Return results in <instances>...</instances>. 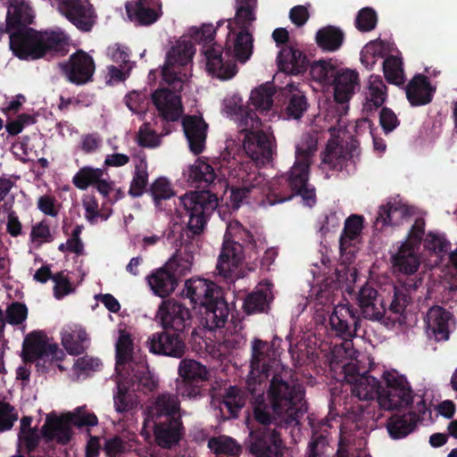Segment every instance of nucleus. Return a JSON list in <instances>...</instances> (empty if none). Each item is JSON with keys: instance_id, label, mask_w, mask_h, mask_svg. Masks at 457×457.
<instances>
[{"instance_id": "nucleus-1", "label": "nucleus", "mask_w": 457, "mask_h": 457, "mask_svg": "<svg viewBox=\"0 0 457 457\" xmlns=\"http://www.w3.org/2000/svg\"><path fill=\"white\" fill-rule=\"evenodd\" d=\"M216 178L213 167L200 159L188 167V182L192 187L202 188L200 191L186 193L180 197L181 217L187 218V229L193 236H199L204 232L218 206L217 195L206 190Z\"/></svg>"}, {"instance_id": "nucleus-2", "label": "nucleus", "mask_w": 457, "mask_h": 457, "mask_svg": "<svg viewBox=\"0 0 457 457\" xmlns=\"http://www.w3.org/2000/svg\"><path fill=\"white\" fill-rule=\"evenodd\" d=\"M304 388L291 379L287 370H275L271 374L266 391L267 401L274 414L287 423L298 422L305 412Z\"/></svg>"}, {"instance_id": "nucleus-3", "label": "nucleus", "mask_w": 457, "mask_h": 457, "mask_svg": "<svg viewBox=\"0 0 457 457\" xmlns=\"http://www.w3.org/2000/svg\"><path fill=\"white\" fill-rule=\"evenodd\" d=\"M317 145L318 141L315 136L310 133L303 135L295 147V162L290 171L281 178L287 184L290 192L275 195L276 199L272 204L290 200L295 195H300L309 206L316 203L315 189L309 187L308 180L312 158L317 151Z\"/></svg>"}, {"instance_id": "nucleus-4", "label": "nucleus", "mask_w": 457, "mask_h": 457, "mask_svg": "<svg viewBox=\"0 0 457 457\" xmlns=\"http://www.w3.org/2000/svg\"><path fill=\"white\" fill-rule=\"evenodd\" d=\"M194 237L187 229L181 232L179 239L180 248L176 254L147 277L148 284L155 295L161 298L169 296L176 289L179 278L190 270L195 250V245L191 241Z\"/></svg>"}, {"instance_id": "nucleus-5", "label": "nucleus", "mask_w": 457, "mask_h": 457, "mask_svg": "<svg viewBox=\"0 0 457 457\" xmlns=\"http://www.w3.org/2000/svg\"><path fill=\"white\" fill-rule=\"evenodd\" d=\"M257 0H236V14L233 20L228 19V33L224 51L228 57L226 61H236L245 63L253 52V37L249 29L255 21Z\"/></svg>"}, {"instance_id": "nucleus-6", "label": "nucleus", "mask_w": 457, "mask_h": 457, "mask_svg": "<svg viewBox=\"0 0 457 457\" xmlns=\"http://www.w3.org/2000/svg\"><path fill=\"white\" fill-rule=\"evenodd\" d=\"M9 45L12 54L21 60H37L47 53L64 55L68 46L62 34L37 31L30 27L12 31Z\"/></svg>"}, {"instance_id": "nucleus-7", "label": "nucleus", "mask_w": 457, "mask_h": 457, "mask_svg": "<svg viewBox=\"0 0 457 457\" xmlns=\"http://www.w3.org/2000/svg\"><path fill=\"white\" fill-rule=\"evenodd\" d=\"M237 120L240 133L244 134L243 148L246 155L257 165L271 161L274 153V137L262 130L261 119L249 106H239Z\"/></svg>"}, {"instance_id": "nucleus-8", "label": "nucleus", "mask_w": 457, "mask_h": 457, "mask_svg": "<svg viewBox=\"0 0 457 457\" xmlns=\"http://www.w3.org/2000/svg\"><path fill=\"white\" fill-rule=\"evenodd\" d=\"M216 29L212 24H203L189 29L191 39L196 44H203L202 53L205 56L206 70L209 74L221 80L233 78L237 73V66L232 61H224L220 46L210 45L214 40Z\"/></svg>"}, {"instance_id": "nucleus-9", "label": "nucleus", "mask_w": 457, "mask_h": 457, "mask_svg": "<svg viewBox=\"0 0 457 457\" xmlns=\"http://www.w3.org/2000/svg\"><path fill=\"white\" fill-rule=\"evenodd\" d=\"M98 423L94 413H88L78 408L75 412L65 417H47L41 428L40 434L46 444L56 441L59 445H67L72 437L71 425L83 428L93 427Z\"/></svg>"}, {"instance_id": "nucleus-10", "label": "nucleus", "mask_w": 457, "mask_h": 457, "mask_svg": "<svg viewBox=\"0 0 457 457\" xmlns=\"http://www.w3.org/2000/svg\"><path fill=\"white\" fill-rule=\"evenodd\" d=\"M63 351L55 343H49V338L43 331H32L28 334L22 344V361H37V370L43 372L48 370L49 365L55 361H62Z\"/></svg>"}, {"instance_id": "nucleus-11", "label": "nucleus", "mask_w": 457, "mask_h": 457, "mask_svg": "<svg viewBox=\"0 0 457 457\" xmlns=\"http://www.w3.org/2000/svg\"><path fill=\"white\" fill-rule=\"evenodd\" d=\"M385 386H381L378 405L384 410L407 408L413 401V390L405 376L396 370H386L382 375Z\"/></svg>"}, {"instance_id": "nucleus-12", "label": "nucleus", "mask_w": 457, "mask_h": 457, "mask_svg": "<svg viewBox=\"0 0 457 457\" xmlns=\"http://www.w3.org/2000/svg\"><path fill=\"white\" fill-rule=\"evenodd\" d=\"M58 68L68 82L83 86L93 81L96 64L90 54L83 50H77L67 60L59 62Z\"/></svg>"}, {"instance_id": "nucleus-13", "label": "nucleus", "mask_w": 457, "mask_h": 457, "mask_svg": "<svg viewBox=\"0 0 457 457\" xmlns=\"http://www.w3.org/2000/svg\"><path fill=\"white\" fill-rule=\"evenodd\" d=\"M180 380H177V392L182 397L200 395L201 384L208 380L209 372L206 367L192 359H183L179 365Z\"/></svg>"}, {"instance_id": "nucleus-14", "label": "nucleus", "mask_w": 457, "mask_h": 457, "mask_svg": "<svg viewBox=\"0 0 457 457\" xmlns=\"http://www.w3.org/2000/svg\"><path fill=\"white\" fill-rule=\"evenodd\" d=\"M156 317L163 331L187 336L191 327L189 309L174 300L163 301L158 308Z\"/></svg>"}, {"instance_id": "nucleus-15", "label": "nucleus", "mask_w": 457, "mask_h": 457, "mask_svg": "<svg viewBox=\"0 0 457 457\" xmlns=\"http://www.w3.org/2000/svg\"><path fill=\"white\" fill-rule=\"evenodd\" d=\"M244 259L243 245L234 240L224 239L216 265L218 274L228 283H234L241 277L239 267Z\"/></svg>"}, {"instance_id": "nucleus-16", "label": "nucleus", "mask_w": 457, "mask_h": 457, "mask_svg": "<svg viewBox=\"0 0 457 457\" xmlns=\"http://www.w3.org/2000/svg\"><path fill=\"white\" fill-rule=\"evenodd\" d=\"M247 449L253 457H282L280 433L276 428L252 430Z\"/></svg>"}, {"instance_id": "nucleus-17", "label": "nucleus", "mask_w": 457, "mask_h": 457, "mask_svg": "<svg viewBox=\"0 0 457 457\" xmlns=\"http://www.w3.org/2000/svg\"><path fill=\"white\" fill-rule=\"evenodd\" d=\"M334 100L340 104V116L349 110L348 103L360 89L359 73L351 69H338L331 80Z\"/></svg>"}, {"instance_id": "nucleus-18", "label": "nucleus", "mask_w": 457, "mask_h": 457, "mask_svg": "<svg viewBox=\"0 0 457 457\" xmlns=\"http://www.w3.org/2000/svg\"><path fill=\"white\" fill-rule=\"evenodd\" d=\"M186 338V335L162 330L150 336L146 344L152 353L180 359L187 351Z\"/></svg>"}, {"instance_id": "nucleus-19", "label": "nucleus", "mask_w": 457, "mask_h": 457, "mask_svg": "<svg viewBox=\"0 0 457 457\" xmlns=\"http://www.w3.org/2000/svg\"><path fill=\"white\" fill-rule=\"evenodd\" d=\"M58 10L81 31H90L96 23V16L89 0H60Z\"/></svg>"}, {"instance_id": "nucleus-20", "label": "nucleus", "mask_w": 457, "mask_h": 457, "mask_svg": "<svg viewBox=\"0 0 457 457\" xmlns=\"http://www.w3.org/2000/svg\"><path fill=\"white\" fill-rule=\"evenodd\" d=\"M329 324L337 336L347 340L356 335L361 319L354 307L348 304H338L334 307L329 317Z\"/></svg>"}, {"instance_id": "nucleus-21", "label": "nucleus", "mask_w": 457, "mask_h": 457, "mask_svg": "<svg viewBox=\"0 0 457 457\" xmlns=\"http://www.w3.org/2000/svg\"><path fill=\"white\" fill-rule=\"evenodd\" d=\"M152 102L159 116L165 121H177L180 119L183 107L180 96L166 87L157 88L152 93Z\"/></svg>"}, {"instance_id": "nucleus-22", "label": "nucleus", "mask_w": 457, "mask_h": 457, "mask_svg": "<svg viewBox=\"0 0 457 457\" xmlns=\"http://www.w3.org/2000/svg\"><path fill=\"white\" fill-rule=\"evenodd\" d=\"M274 351L268 342L254 339L252 345L251 374L258 378L261 383L269 378L271 370L276 363L273 358Z\"/></svg>"}, {"instance_id": "nucleus-23", "label": "nucleus", "mask_w": 457, "mask_h": 457, "mask_svg": "<svg viewBox=\"0 0 457 457\" xmlns=\"http://www.w3.org/2000/svg\"><path fill=\"white\" fill-rule=\"evenodd\" d=\"M129 19L142 26L156 22L162 15L161 0H134L125 4Z\"/></svg>"}, {"instance_id": "nucleus-24", "label": "nucleus", "mask_w": 457, "mask_h": 457, "mask_svg": "<svg viewBox=\"0 0 457 457\" xmlns=\"http://www.w3.org/2000/svg\"><path fill=\"white\" fill-rule=\"evenodd\" d=\"M104 169L84 166L73 176L72 183L80 190H86L92 186L107 198L113 189V182L104 179Z\"/></svg>"}, {"instance_id": "nucleus-25", "label": "nucleus", "mask_w": 457, "mask_h": 457, "mask_svg": "<svg viewBox=\"0 0 457 457\" xmlns=\"http://www.w3.org/2000/svg\"><path fill=\"white\" fill-rule=\"evenodd\" d=\"M146 412L148 420L153 422L181 417L180 401L177 395L161 393L147 406Z\"/></svg>"}, {"instance_id": "nucleus-26", "label": "nucleus", "mask_w": 457, "mask_h": 457, "mask_svg": "<svg viewBox=\"0 0 457 457\" xmlns=\"http://www.w3.org/2000/svg\"><path fill=\"white\" fill-rule=\"evenodd\" d=\"M184 294L194 307L199 305L202 308L214 300L216 295H220L223 293L212 281L196 278L186 281Z\"/></svg>"}, {"instance_id": "nucleus-27", "label": "nucleus", "mask_w": 457, "mask_h": 457, "mask_svg": "<svg viewBox=\"0 0 457 457\" xmlns=\"http://www.w3.org/2000/svg\"><path fill=\"white\" fill-rule=\"evenodd\" d=\"M185 434L181 417L154 421V435L156 444L163 449L177 445Z\"/></svg>"}, {"instance_id": "nucleus-28", "label": "nucleus", "mask_w": 457, "mask_h": 457, "mask_svg": "<svg viewBox=\"0 0 457 457\" xmlns=\"http://www.w3.org/2000/svg\"><path fill=\"white\" fill-rule=\"evenodd\" d=\"M182 127L188 142L190 151L198 155L205 148L208 124L202 116L186 115L182 119Z\"/></svg>"}, {"instance_id": "nucleus-29", "label": "nucleus", "mask_w": 457, "mask_h": 457, "mask_svg": "<svg viewBox=\"0 0 457 457\" xmlns=\"http://www.w3.org/2000/svg\"><path fill=\"white\" fill-rule=\"evenodd\" d=\"M201 324L212 331L225 326L229 316V307L223 294L215 295L214 300L201 308Z\"/></svg>"}, {"instance_id": "nucleus-30", "label": "nucleus", "mask_w": 457, "mask_h": 457, "mask_svg": "<svg viewBox=\"0 0 457 457\" xmlns=\"http://www.w3.org/2000/svg\"><path fill=\"white\" fill-rule=\"evenodd\" d=\"M277 62L280 71L291 75L303 74L309 67L306 54L297 47L296 44L281 46Z\"/></svg>"}, {"instance_id": "nucleus-31", "label": "nucleus", "mask_w": 457, "mask_h": 457, "mask_svg": "<svg viewBox=\"0 0 457 457\" xmlns=\"http://www.w3.org/2000/svg\"><path fill=\"white\" fill-rule=\"evenodd\" d=\"M358 302L364 319L382 321L386 314V304L374 287L363 286L359 291Z\"/></svg>"}, {"instance_id": "nucleus-32", "label": "nucleus", "mask_w": 457, "mask_h": 457, "mask_svg": "<svg viewBox=\"0 0 457 457\" xmlns=\"http://www.w3.org/2000/svg\"><path fill=\"white\" fill-rule=\"evenodd\" d=\"M405 91L411 106H422L432 102L436 87L427 76L416 74L407 84Z\"/></svg>"}, {"instance_id": "nucleus-33", "label": "nucleus", "mask_w": 457, "mask_h": 457, "mask_svg": "<svg viewBox=\"0 0 457 457\" xmlns=\"http://www.w3.org/2000/svg\"><path fill=\"white\" fill-rule=\"evenodd\" d=\"M128 378L137 390L147 394L155 390L158 386V380L154 378L149 370L145 361H136L129 359L128 362Z\"/></svg>"}, {"instance_id": "nucleus-34", "label": "nucleus", "mask_w": 457, "mask_h": 457, "mask_svg": "<svg viewBox=\"0 0 457 457\" xmlns=\"http://www.w3.org/2000/svg\"><path fill=\"white\" fill-rule=\"evenodd\" d=\"M34 11L24 0H9L6 21L12 31L29 27L34 23Z\"/></svg>"}, {"instance_id": "nucleus-35", "label": "nucleus", "mask_w": 457, "mask_h": 457, "mask_svg": "<svg viewBox=\"0 0 457 457\" xmlns=\"http://www.w3.org/2000/svg\"><path fill=\"white\" fill-rule=\"evenodd\" d=\"M348 381L352 384L351 392L353 396L360 401H373L376 399L378 403L381 382L375 377L366 372L353 378H348Z\"/></svg>"}, {"instance_id": "nucleus-36", "label": "nucleus", "mask_w": 457, "mask_h": 457, "mask_svg": "<svg viewBox=\"0 0 457 457\" xmlns=\"http://www.w3.org/2000/svg\"><path fill=\"white\" fill-rule=\"evenodd\" d=\"M451 318V312L441 306H433L428 311L426 318L427 328L436 341L447 340L449 338V321Z\"/></svg>"}, {"instance_id": "nucleus-37", "label": "nucleus", "mask_w": 457, "mask_h": 457, "mask_svg": "<svg viewBox=\"0 0 457 457\" xmlns=\"http://www.w3.org/2000/svg\"><path fill=\"white\" fill-rule=\"evenodd\" d=\"M418 250L409 245V243H402L396 253L391 257L395 270L406 275L414 274L420 264Z\"/></svg>"}, {"instance_id": "nucleus-38", "label": "nucleus", "mask_w": 457, "mask_h": 457, "mask_svg": "<svg viewBox=\"0 0 457 457\" xmlns=\"http://www.w3.org/2000/svg\"><path fill=\"white\" fill-rule=\"evenodd\" d=\"M410 215L408 205L388 202L379 207L374 225L378 230H382L385 226L399 225L403 219Z\"/></svg>"}, {"instance_id": "nucleus-39", "label": "nucleus", "mask_w": 457, "mask_h": 457, "mask_svg": "<svg viewBox=\"0 0 457 457\" xmlns=\"http://www.w3.org/2000/svg\"><path fill=\"white\" fill-rule=\"evenodd\" d=\"M329 428L328 421L324 420L317 427L312 428L306 457H334L328 439Z\"/></svg>"}, {"instance_id": "nucleus-40", "label": "nucleus", "mask_w": 457, "mask_h": 457, "mask_svg": "<svg viewBox=\"0 0 457 457\" xmlns=\"http://www.w3.org/2000/svg\"><path fill=\"white\" fill-rule=\"evenodd\" d=\"M273 300L271 291L268 288H256L248 293L243 301L242 309L246 315L268 313Z\"/></svg>"}, {"instance_id": "nucleus-41", "label": "nucleus", "mask_w": 457, "mask_h": 457, "mask_svg": "<svg viewBox=\"0 0 457 457\" xmlns=\"http://www.w3.org/2000/svg\"><path fill=\"white\" fill-rule=\"evenodd\" d=\"M364 219L361 215L352 214L345 221L344 229L339 238V250L341 254L350 253L351 247L361 236Z\"/></svg>"}, {"instance_id": "nucleus-42", "label": "nucleus", "mask_w": 457, "mask_h": 457, "mask_svg": "<svg viewBox=\"0 0 457 457\" xmlns=\"http://www.w3.org/2000/svg\"><path fill=\"white\" fill-rule=\"evenodd\" d=\"M345 33L336 26L328 25L316 32L317 46L324 52H336L343 45Z\"/></svg>"}, {"instance_id": "nucleus-43", "label": "nucleus", "mask_w": 457, "mask_h": 457, "mask_svg": "<svg viewBox=\"0 0 457 457\" xmlns=\"http://www.w3.org/2000/svg\"><path fill=\"white\" fill-rule=\"evenodd\" d=\"M417 423L418 417L415 414H395L387 420L386 429L393 439H400L411 434Z\"/></svg>"}, {"instance_id": "nucleus-44", "label": "nucleus", "mask_w": 457, "mask_h": 457, "mask_svg": "<svg viewBox=\"0 0 457 457\" xmlns=\"http://www.w3.org/2000/svg\"><path fill=\"white\" fill-rule=\"evenodd\" d=\"M148 164L144 154L135 164L133 177L130 181L129 195L133 198H138L144 195L148 185Z\"/></svg>"}, {"instance_id": "nucleus-45", "label": "nucleus", "mask_w": 457, "mask_h": 457, "mask_svg": "<svg viewBox=\"0 0 457 457\" xmlns=\"http://www.w3.org/2000/svg\"><path fill=\"white\" fill-rule=\"evenodd\" d=\"M243 183L239 187H231L230 202L233 210H237L249 197L250 193L260 184V177L256 172L248 173L246 179L242 178Z\"/></svg>"}, {"instance_id": "nucleus-46", "label": "nucleus", "mask_w": 457, "mask_h": 457, "mask_svg": "<svg viewBox=\"0 0 457 457\" xmlns=\"http://www.w3.org/2000/svg\"><path fill=\"white\" fill-rule=\"evenodd\" d=\"M88 341V336L82 328H75L62 334V343L69 354L79 355L85 352L84 344Z\"/></svg>"}, {"instance_id": "nucleus-47", "label": "nucleus", "mask_w": 457, "mask_h": 457, "mask_svg": "<svg viewBox=\"0 0 457 457\" xmlns=\"http://www.w3.org/2000/svg\"><path fill=\"white\" fill-rule=\"evenodd\" d=\"M195 54L194 45L188 40H179L166 54L168 64L186 66Z\"/></svg>"}, {"instance_id": "nucleus-48", "label": "nucleus", "mask_w": 457, "mask_h": 457, "mask_svg": "<svg viewBox=\"0 0 457 457\" xmlns=\"http://www.w3.org/2000/svg\"><path fill=\"white\" fill-rule=\"evenodd\" d=\"M275 87L270 83H265L254 88L251 92L250 101L255 110L263 112L270 110L273 104Z\"/></svg>"}, {"instance_id": "nucleus-49", "label": "nucleus", "mask_w": 457, "mask_h": 457, "mask_svg": "<svg viewBox=\"0 0 457 457\" xmlns=\"http://www.w3.org/2000/svg\"><path fill=\"white\" fill-rule=\"evenodd\" d=\"M386 98V86L384 84L380 76L371 75L369 79V96L365 108L371 110L373 105L378 109L383 105Z\"/></svg>"}, {"instance_id": "nucleus-50", "label": "nucleus", "mask_w": 457, "mask_h": 457, "mask_svg": "<svg viewBox=\"0 0 457 457\" xmlns=\"http://www.w3.org/2000/svg\"><path fill=\"white\" fill-rule=\"evenodd\" d=\"M113 403L117 412L126 414L136 409L139 402L134 391L129 390L124 385L118 384Z\"/></svg>"}, {"instance_id": "nucleus-51", "label": "nucleus", "mask_w": 457, "mask_h": 457, "mask_svg": "<svg viewBox=\"0 0 457 457\" xmlns=\"http://www.w3.org/2000/svg\"><path fill=\"white\" fill-rule=\"evenodd\" d=\"M385 79L390 84L400 86L404 82L402 58L395 55L387 56L383 62Z\"/></svg>"}, {"instance_id": "nucleus-52", "label": "nucleus", "mask_w": 457, "mask_h": 457, "mask_svg": "<svg viewBox=\"0 0 457 457\" xmlns=\"http://www.w3.org/2000/svg\"><path fill=\"white\" fill-rule=\"evenodd\" d=\"M347 161V153L342 145L328 143L322 153V162L328 164L331 170H342Z\"/></svg>"}, {"instance_id": "nucleus-53", "label": "nucleus", "mask_w": 457, "mask_h": 457, "mask_svg": "<svg viewBox=\"0 0 457 457\" xmlns=\"http://www.w3.org/2000/svg\"><path fill=\"white\" fill-rule=\"evenodd\" d=\"M221 404L227 409L229 418H237L240 410L245 404V398L239 388L229 386L223 395Z\"/></svg>"}, {"instance_id": "nucleus-54", "label": "nucleus", "mask_w": 457, "mask_h": 457, "mask_svg": "<svg viewBox=\"0 0 457 457\" xmlns=\"http://www.w3.org/2000/svg\"><path fill=\"white\" fill-rule=\"evenodd\" d=\"M312 78L321 83H329L338 70L331 61L320 60L309 63Z\"/></svg>"}, {"instance_id": "nucleus-55", "label": "nucleus", "mask_w": 457, "mask_h": 457, "mask_svg": "<svg viewBox=\"0 0 457 457\" xmlns=\"http://www.w3.org/2000/svg\"><path fill=\"white\" fill-rule=\"evenodd\" d=\"M82 205L85 210V218L91 224L97 223L98 219L107 220L112 214V209H108V212H100L98 201L94 195H87L82 200Z\"/></svg>"}, {"instance_id": "nucleus-56", "label": "nucleus", "mask_w": 457, "mask_h": 457, "mask_svg": "<svg viewBox=\"0 0 457 457\" xmlns=\"http://www.w3.org/2000/svg\"><path fill=\"white\" fill-rule=\"evenodd\" d=\"M209 448L217 455H237L241 452L240 446L230 437H212L208 442Z\"/></svg>"}, {"instance_id": "nucleus-57", "label": "nucleus", "mask_w": 457, "mask_h": 457, "mask_svg": "<svg viewBox=\"0 0 457 457\" xmlns=\"http://www.w3.org/2000/svg\"><path fill=\"white\" fill-rule=\"evenodd\" d=\"M378 23V15L371 7L361 8L355 18V27L361 32L373 30Z\"/></svg>"}, {"instance_id": "nucleus-58", "label": "nucleus", "mask_w": 457, "mask_h": 457, "mask_svg": "<svg viewBox=\"0 0 457 457\" xmlns=\"http://www.w3.org/2000/svg\"><path fill=\"white\" fill-rule=\"evenodd\" d=\"M27 317L28 308L22 303L12 302L5 310L4 319L10 325H21L27 320Z\"/></svg>"}, {"instance_id": "nucleus-59", "label": "nucleus", "mask_w": 457, "mask_h": 457, "mask_svg": "<svg viewBox=\"0 0 457 457\" xmlns=\"http://www.w3.org/2000/svg\"><path fill=\"white\" fill-rule=\"evenodd\" d=\"M308 102L305 96L302 94H293L286 108V113L288 118L299 120L307 111Z\"/></svg>"}, {"instance_id": "nucleus-60", "label": "nucleus", "mask_w": 457, "mask_h": 457, "mask_svg": "<svg viewBox=\"0 0 457 457\" xmlns=\"http://www.w3.org/2000/svg\"><path fill=\"white\" fill-rule=\"evenodd\" d=\"M149 192L156 204H159L162 200L170 199L174 195L170 182L162 177L152 183Z\"/></svg>"}, {"instance_id": "nucleus-61", "label": "nucleus", "mask_w": 457, "mask_h": 457, "mask_svg": "<svg viewBox=\"0 0 457 457\" xmlns=\"http://www.w3.org/2000/svg\"><path fill=\"white\" fill-rule=\"evenodd\" d=\"M269 403H266L263 399L256 403L253 407V418L257 423L262 426V428H270L269 426L277 423L276 414L270 411Z\"/></svg>"}, {"instance_id": "nucleus-62", "label": "nucleus", "mask_w": 457, "mask_h": 457, "mask_svg": "<svg viewBox=\"0 0 457 457\" xmlns=\"http://www.w3.org/2000/svg\"><path fill=\"white\" fill-rule=\"evenodd\" d=\"M29 238L31 242L38 245L43 243H51L54 241V236L51 233L50 224L47 220H42L40 222L32 226Z\"/></svg>"}, {"instance_id": "nucleus-63", "label": "nucleus", "mask_w": 457, "mask_h": 457, "mask_svg": "<svg viewBox=\"0 0 457 457\" xmlns=\"http://www.w3.org/2000/svg\"><path fill=\"white\" fill-rule=\"evenodd\" d=\"M137 144L142 147L154 148L160 145L157 133L151 128L150 123L145 122L139 127L137 134Z\"/></svg>"}, {"instance_id": "nucleus-64", "label": "nucleus", "mask_w": 457, "mask_h": 457, "mask_svg": "<svg viewBox=\"0 0 457 457\" xmlns=\"http://www.w3.org/2000/svg\"><path fill=\"white\" fill-rule=\"evenodd\" d=\"M17 420L15 408L7 402H0V433L10 430Z\"/></svg>"}]
</instances>
